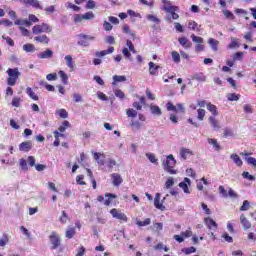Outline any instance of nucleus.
<instances>
[{
	"instance_id": "nucleus-34",
	"label": "nucleus",
	"mask_w": 256,
	"mask_h": 256,
	"mask_svg": "<svg viewBox=\"0 0 256 256\" xmlns=\"http://www.w3.org/2000/svg\"><path fill=\"white\" fill-rule=\"evenodd\" d=\"M105 197H108V199L104 201V205H106V207L111 205V199H117V195L111 193H106Z\"/></svg>"
},
{
	"instance_id": "nucleus-12",
	"label": "nucleus",
	"mask_w": 256,
	"mask_h": 256,
	"mask_svg": "<svg viewBox=\"0 0 256 256\" xmlns=\"http://www.w3.org/2000/svg\"><path fill=\"white\" fill-rule=\"evenodd\" d=\"M31 149H33V144L31 143V141L22 142L19 145V150L24 151L25 153L31 151Z\"/></svg>"
},
{
	"instance_id": "nucleus-41",
	"label": "nucleus",
	"mask_w": 256,
	"mask_h": 256,
	"mask_svg": "<svg viewBox=\"0 0 256 256\" xmlns=\"http://www.w3.org/2000/svg\"><path fill=\"white\" fill-rule=\"evenodd\" d=\"M114 95L121 101H123V99H125V93L123 91H121V89L114 90Z\"/></svg>"
},
{
	"instance_id": "nucleus-21",
	"label": "nucleus",
	"mask_w": 256,
	"mask_h": 256,
	"mask_svg": "<svg viewBox=\"0 0 256 256\" xmlns=\"http://www.w3.org/2000/svg\"><path fill=\"white\" fill-rule=\"evenodd\" d=\"M150 111H151L152 115H157L158 117H161V115H163L161 108L155 104L150 105Z\"/></svg>"
},
{
	"instance_id": "nucleus-8",
	"label": "nucleus",
	"mask_w": 256,
	"mask_h": 256,
	"mask_svg": "<svg viewBox=\"0 0 256 256\" xmlns=\"http://www.w3.org/2000/svg\"><path fill=\"white\" fill-rule=\"evenodd\" d=\"M240 155L242 157H245L244 159H245L246 163H248V165H252L253 167H256V158L249 157V155H251V153L244 151V152H241Z\"/></svg>"
},
{
	"instance_id": "nucleus-62",
	"label": "nucleus",
	"mask_w": 256,
	"mask_h": 256,
	"mask_svg": "<svg viewBox=\"0 0 256 256\" xmlns=\"http://www.w3.org/2000/svg\"><path fill=\"white\" fill-rule=\"evenodd\" d=\"M146 157L147 159H149L150 163H157V158H155V154L147 153Z\"/></svg>"
},
{
	"instance_id": "nucleus-39",
	"label": "nucleus",
	"mask_w": 256,
	"mask_h": 256,
	"mask_svg": "<svg viewBox=\"0 0 256 256\" xmlns=\"http://www.w3.org/2000/svg\"><path fill=\"white\" fill-rule=\"evenodd\" d=\"M146 19H148V21H151L152 23H157L159 25V23H161V20L159 18H157V16L153 15V14H148L146 16Z\"/></svg>"
},
{
	"instance_id": "nucleus-26",
	"label": "nucleus",
	"mask_w": 256,
	"mask_h": 256,
	"mask_svg": "<svg viewBox=\"0 0 256 256\" xmlns=\"http://www.w3.org/2000/svg\"><path fill=\"white\" fill-rule=\"evenodd\" d=\"M207 109H208V111H210V113H212V115L214 117H217V115H219V111L217 110V106H215L214 104H211V102H209L207 104Z\"/></svg>"
},
{
	"instance_id": "nucleus-15",
	"label": "nucleus",
	"mask_w": 256,
	"mask_h": 256,
	"mask_svg": "<svg viewBox=\"0 0 256 256\" xmlns=\"http://www.w3.org/2000/svg\"><path fill=\"white\" fill-rule=\"evenodd\" d=\"M178 42L180 43V45H182V47H184V49H191L193 45V43H191L190 40L186 37H180L178 39Z\"/></svg>"
},
{
	"instance_id": "nucleus-59",
	"label": "nucleus",
	"mask_w": 256,
	"mask_h": 256,
	"mask_svg": "<svg viewBox=\"0 0 256 256\" xmlns=\"http://www.w3.org/2000/svg\"><path fill=\"white\" fill-rule=\"evenodd\" d=\"M83 20H84L83 14H75L73 16L74 23H81V21H83Z\"/></svg>"
},
{
	"instance_id": "nucleus-60",
	"label": "nucleus",
	"mask_w": 256,
	"mask_h": 256,
	"mask_svg": "<svg viewBox=\"0 0 256 256\" xmlns=\"http://www.w3.org/2000/svg\"><path fill=\"white\" fill-rule=\"evenodd\" d=\"M242 177L248 179V181H255V176L249 174V172H243Z\"/></svg>"
},
{
	"instance_id": "nucleus-56",
	"label": "nucleus",
	"mask_w": 256,
	"mask_h": 256,
	"mask_svg": "<svg viewBox=\"0 0 256 256\" xmlns=\"http://www.w3.org/2000/svg\"><path fill=\"white\" fill-rule=\"evenodd\" d=\"M167 111H174V113H178L177 106L173 105V103L168 102L166 104Z\"/></svg>"
},
{
	"instance_id": "nucleus-45",
	"label": "nucleus",
	"mask_w": 256,
	"mask_h": 256,
	"mask_svg": "<svg viewBox=\"0 0 256 256\" xmlns=\"http://www.w3.org/2000/svg\"><path fill=\"white\" fill-rule=\"evenodd\" d=\"M241 95L235 94V93H230L227 95L228 101H239Z\"/></svg>"
},
{
	"instance_id": "nucleus-54",
	"label": "nucleus",
	"mask_w": 256,
	"mask_h": 256,
	"mask_svg": "<svg viewBox=\"0 0 256 256\" xmlns=\"http://www.w3.org/2000/svg\"><path fill=\"white\" fill-rule=\"evenodd\" d=\"M251 207V204L249 203L248 200H245L240 207V211H249V208Z\"/></svg>"
},
{
	"instance_id": "nucleus-33",
	"label": "nucleus",
	"mask_w": 256,
	"mask_h": 256,
	"mask_svg": "<svg viewBox=\"0 0 256 256\" xmlns=\"http://www.w3.org/2000/svg\"><path fill=\"white\" fill-rule=\"evenodd\" d=\"M75 233V228L68 227L65 234L66 239H73V237H75Z\"/></svg>"
},
{
	"instance_id": "nucleus-3",
	"label": "nucleus",
	"mask_w": 256,
	"mask_h": 256,
	"mask_svg": "<svg viewBox=\"0 0 256 256\" xmlns=\"http://www.w3.org/2000/svg\"><path fill=\"white\" fill-rule=\"evenodd\" d=\"M77 45L80 47H89V41H95V37L87 34H78L77 35Z\"/></svg>"
},
{
	"instance_id": "nucleus-58",
	"label": "nucleus",
	"mask_w": 256,
	"mask_h": 256,
	"mask_svg": "<svg viewBox=\"0 0 256 256\" xmlns=\"http://www.w3.org/2000/svg\"><path fill=\"white\" fill-rule=\"evenodd\" d=\"M188 29H192V31H195V29L196 31H201V29L197 28V22L195 21H190L188 23Z\"/></svg>"
},
{
	"instance_id": "nucleus-2",
	"label": "nucleus",
	"mask_w": 256,
	"mask_h": 256,
	"mask_svg": "<svg viewBox=\"0 0 256 256\" xmlns=\"http://www.w3.org/2000/svg\"><path fill=\"white\" fill-rule=\"evenodd\" d=\"M6 73L8 75L7 85H10V87H14L15 83H17V79L21 77V72H19V68H9Z\"/></svg>"
},
{
	"instance_id": "nucleus-29",
	"label": "nucleus",
	"mask_w": 256,
	"mask_h": 256,
	"mask_svg": "<svg viewBox=\"0 0 256 256\" xmlns=\"http://www.w3.org/2000/svg\"><path fill=\"white\" fill-rule=\"evenodd\" d=\"M26 93L30 99H33V101H39V96H37V94L33 92V89L31 87L26 88Z\"/></svg>"
},
{
	"instance_id": "nucleus-49",
	"label": "nucleus",
	"mask_w": 256,
	"mask_h": 256,
	"mask_svg": "<svg viewBox=\"0 0 256 256\" xmlns=\"http://www.w3.org/2000/svg\"><path fill=\"white\" fill-rule=\"evenodd\" d=\"M122 53H123V55H124V57L126 58V59H128L129 61H133V58L131 57V52H129V49H127V48H123L122 49Z\"/></svg>"
},
{
	"instance_id": "nucleus-20",
	"label": "nucleus",
	"mask_w": 256,
	"mask_h": 256,
	"mask_svg": "<svg viewBox=\"0 0 256 256\" xmlns=\"http://www.w3.org/2000/svg\"><path fill=\"white\" fill-rule=\"evenodd\" d=\"M149 73L150 75L157 76V71H159L160 66L154 62H149Z\"/></svg>"
},
{
	"instance_id": "nucleus-53",
	"label": "nucleus",
	"mask_w": 256,
	"mask_h": 256,
	"mask_svg": "<svg viewBox=\"0 0 256 256\" xmlns=\"http://www.w3.org/2000/svg\"><path fill=\"white\" fill-rule=\"evenodd\" d=\"M182 251H183V253H185V255H191V253H196L197 252V248L191 246L189 248H185Z\"/></svg>"
},
{
	"instance_id": "nucleus-40",
	"label": "nucleus",
	"mask_w": 256,
	"mask_h": 256,
	"mask_svg": "<svg viewBox=\"0 0 256 256\" xmlns=\"http://www.w3.org/2000/svg\"><path fill=\"white\" fill-rule=\"evenodd\" d=\"M58 75H60V78L62 79V83L64 84V85H67V81H68V79H69V76H67V74L63 71V70H60L59 72H58Z\"/></svg>"
},
{
	"instance_id": "nucleus-7",
	"label": "nucleus",
	"mask_w": 256,
	"mask_h": 256,
	"mask_svg": "<svg viewBox=\"0 0 256 256\" xmlns=\"http://www.w3.org/2000/svg\"><path fill=\"white\" fill-rule=\"evenodd\" d=\"M163 11H166V13H170V15H172V19H174V20L179 19V14L175 13V11H179V7H177V6H164Z\"/></svg>"
},
{
	"instance_id": "nucleus-27",
	"label": "nucleus",
	"mask_w": 256,
	"mask_h": 256,
	"mask_svg": "<svg viewBox=\"0 0 256 256\" xmlns=\"http://www.w3.org/2000/svg\"><path fill=\"white\" fill-rule=\"evenodd\" d=\"M66 61V65L69 69H75V64L73 63V56L72 55H66L64 57Z\"/></svg>"
},
{
	"instance_id": "nucleus-43",
	"label": "nucleus",
	"mask_w": 256,
	"mask_h": 256,
	"mask_svg": "<svg viewBox=\"0 0 256 256\" xmlns=\"http://www.w3.org/2000/svg\"><path fill=\"white\" fill-rule=\"evenodd\" d=\"M56 113L61 117V119H67V117H69V113H67V110L65 109H59Z\"/></svg>"
},
{
	"instance_id": "nucleus-42",
	"label": "nucleus",
	"mask_w": 256,
	"mask_h": 256,
	"mask_svg": "<svg viewBox=\"0 0 256 256\" xmlns=\"http://www.w3.org/2000/svg\"><path fill=\"white\" fill-rule=\"evenodd\" d=\"M191 39H192L193 43H197V45H201L204 43L203 38L196 36L195 34L191 35Z\"/></svg>"
},
{
	"instance_id": "nucleus-18",
	"label": "nucleus",
	"mask_w": 256,
	"mask_h": 256,
	"mask_svg": "<svg viewBox=\"0 0 256 256\" xmlns=\"http://www.w3.org/2000/svg\"><path fill=\"white\" fill-rule=\"evenodd\" d=\"M115 51V48L113 46H110L107 50L102 51H96L95 57H105V55H109L110 53H113Z\"/></svg>"
},
{
	"instance_id": "nucleus-32",
	"label": "nucleus",
	"mask_w": 256,
	"mask_h": 256,
	"mask_svg": "<svg viewBox=\"0 0 256 256\" xmlns=\"http://www.w3.org/2000/svg\"><path fill=\"white\" fill-rule=\"evenodd\" d=\"M130 125L132 126V131H140L141 127H143V124L139 121L132 120Z\"/></svg>"
},
{
	"instance_id": "nucleus-17",
	"label": "nucleus",
	"mask_w": 256,
	"mask_h": 256,
	"mask_svg": "<svg viewBox=\"0 0 256 256\" xmlns=\"http://www.w3.org/2000/svg\"><path fill=\"white\" fill-rule=\"evenodd\" d=\"M208 121L215 131H219V129H221V125H219V120L215 119V116H210L208 118Z\"/></svg>"
},
{
	"instance_id": "nucleus-6",
	"label": "nucleus",
	"mask_w": 256,
	"mask_h": 256,
	"mask_svg": "<svg viewBox=\"0 0 256 256\" xmlns=\"http://www.w3.org/2000/svg\"><path fill=\"white\" fill-rule=\"evenodd\" d=\"M110 214L112 215V217H114V219H119V221H124L125 223H127V215H125V213L120 212L116 208L110 210Z\"/></svg>"
},
{
	"instance_id": "nucleus-4",
	"label": "nucleus",
	"mask_w": 256,
	"mask_h": 256,
	"mask_svg": "<svg viewBox=\"0 0 256 256\" xmlns=\"http://www.w3.org/2000/svg\"><path fill=\"white\" fill-rule=\"evenodd\" d=\"M53 28L49 26L47 23H42L40 25H35L32 28V32L34 35H40V33H51Z\"/></svg>"
},
{
	"instance_id": "nucleus-9",
	"label": "nucleus",
	"mask_w": 256,
	"mask_h": 256,
	"mask_svg": "<svg viewBox=\"0 0 256 256\" xmlns=\"http://www.w3.org/2000/svg\"><path fill=\"white\" fill-rule=\"evenodd\" d=\"M154 206L156 209H160V211H165V206L163 205V202H161V194L156 193V196L154 198Z\"/></svg>"
},
{
	"instance_id": "nucleus-24",
	"label": "nucleus",
	"mask_w": 256,
	"mask_h": 256,
	"mask_svg": "<svg viewBox=\"0 0 256 256\" xmlns=\"http://www.w3.org/2000/svg\"><path fill=\"white\" fill-rule=\"evenodd\" d=\"M188 155H193V151H191L190 149L187 148H181L180 149V157L186 161Z\"/></svg>"
},
{
	"instance_id": "nucleus-37",
	"label": "nucleus",
	"mask_w": 256,
	"mask_h": 256,
	"mask_svg": "<svg viewBox=\"0 0 256 256\" xmlns=\"http://www.w3.org/2000/svg\"><path fill=\"white\" fill-rule=\"evenodd\" d=\"M23 51L26 53H33L35 51V45L33 44H24Z\"/></svg>"
},
{
	"instance_id": "nucleus-52",
	"label": "nucleus",
	"mask_w": 256,
	"mask_h": 256,
	"mask_svg": "<svg viewBox=\"0 0 256 256\" xmlns=\"http://www.w3.org/2000/svg\"><path fill=\"white\" fill-rule=\"evenodd\" d=\"M115 165H117V161L114 160V159H108L107 162H106V166L108 167V169H112L115 167Z\"/></svg>"
},
{
	"instance_id": "nucleus-19",
	"label": "nucleus",
	"mask_w": 256,
	"mask_h": 256,
	"mask_svg": "<svg viewBox=\"0 0 256 256\" xmlns=\"http://www.w3.org/2000/svg\"><path fill=\"white\" fill-rule=\"evenodd\" d=\"M240 223L243 225V229H245V231H247V229H251V222L247 220V217H245L244 214L240 216Z\"/></svg>"
},
{
	"instance_id": "nucleus-50",
	"label": "nucleus",
	"mask_w": 256,
	"mask_h": 256,
	"mask_svg": "<svg viewBox=\"0 0 256 256\" xmlns=\"http://www.w3.org/2000/svg\"><path fill=\"white\" fill-rule=\"evenodd\" d=\"M9 243V237H7V234H3L2 238L0 239V247H5Z\"/></svg>"
},
{
	"instance_id": "nucleus-47",
	"label": "nucleus",
	"mask_w": 256,
	"mask_h": 256,
	"mask_svg": "<svg viewBox=\"0 0 256 256\" xmlns=\"http://www.w3.org/2000/svg\"><path fill=\"white\" fill-rule=\"evenodd\" d=\"M126 115H127V117H132L133 119H135V117H137V110H135L133 108H129L126 111Z\"/></svg>"
},
{
	"instance_id": "nucleus-44",
	"label": "nucleus",
	"mask_w": 256,
	"mask_h": 256,
	"mask_svg": "<svg viewBox=\"0 0 256 256\" xmlns=\"http://www.w3.org/2000/svg\"><path fill=\"white\" fill-rule=\"evenodd\" d=\"M136 225H138V227H147V225H151V219L146 218L144 221H137Z\"/></svg>"
},
{
	"instance_id": "nucleus-14",
	"label": "nucleus",
	"mask_w": 256,
	"mask_h": 256,
	"mask_svg": "<svg viewBox=\"0 0 256 256\" xmlns=\"http://www.w3.org/2000/svg\"><path fill=\"white\" fill-rule=\"evenodd\" d=\"M204 223L209 229H213L214 231H217L218 226L217 222L215 220L211 219L210 217L204 219Z\"/></svg>"
},
{
	"instance_id": "nucleus-30",
	"label": "nucleus",
	"mask_w": 256,
	"mask_h": 256,
	"mask_svg": "<svg viewBox=\"0 0 256 256\" xmlns=\"http://www.w3.org/2000/svg\"><path fill=\"white\" fill-rule=\"evenodd\" d=\"M208 43L210 45V47L214 50V51H219V41L215 40L214 38H210L208 40Z\"/></svg>"
},
{
	"instance_id": "nucleus-63",
	"label": "nucleus",
	"mask_w": 256,
	"mask_h": 256,
	"mask_svg": "<svg viewBox=\"0 0 256 256\" xmlns=\"http://www.w3.org/2000/svg\"><path fill=\"white\" fill-rule=\"evenodd\" d=\"M44 11L47 15H51V13H55V5L48 6L44 8Z\"/></svg>"
},
{
	"instance_id": "nucleus-38",
	"label": "nucleus",
	"mask_w": 256,
	"mask_h": 256,
	"mask_svg": "<svg viewBox=\"0 0 256 256\" xmlns=\"http://www.w3.org/2000/svg\"><path fill=\"white\" fill-rule=\"evenodd\" d=\"M239 42H237V38L231 37V43L228 45L229 49H235V48H239Z\"/></svg>"
},
{
	"instance_id": "nucleus-25",
	"label": "nucleus",
	"mask_w": 256,
	"mask_h": 256,
	"mask_svg": "<svg viewBox=\"0 0 256 256\" xmlns=\"http://www.w3.org/2000/svg\"><path fill=\"white\" fill-rule=\"evenodd\" d=\"M193 81H200L201 83L207 81V76H205L203 73H196L192 76Z\"/></svg>"
},
{
	"instance_id": "nucleus-10",
	"label": "nucleus",
	"mask_w": 256,
	"mask_h": 256,
	"mask_svg": "<svg viewBox=\"0 0 256 256\" xmlns=\"http://www.w3.org/2000/svg\"><path fill=\"white\" fill-rule=\"evenodd\" d=\"M111 179L114 187H119V185L123 183V178L121 177V174L113 173L111 174Z\"/></svg>"
},
{
	"instance_id": "nucleus-11",
	"label": "nucleus",
	"mask_w": 256,
	"mask_h": 256,
	"mask_svg": "<svg viewBox=\"0 0 256 256\" xmlns=\"http://www.w3.org/2000/svg\"><path fill=\"white\" fill-rule=\"evenodd\" d=\"M187 183H188V185H191V179L184 178V182H180L179 187L181 189H183L184 193L189 194V193H191V191H189V186L187 185Z\"/></svg>"
},
{
	"instance_id": "nucleus-61",
	"label": "nucleus",
	"mask_w": 256,
	"mask_h": 256,
	"mask_svg": "<svg viewBox=\"0 0 256 256\" xmlns=\"http://www.w3.org/2000/svg\"><path fill=\"white\" fill-rule=\"evenodd\" d=\"M223 13L226 19H232V20L235 19V15H233V12L229 10H224Z\"/></svg>"
},
{
	"instance_id": "nucleus-64",
	"label": "nucleus",
	"mask_w": 256,
	"mask_h": 256,
	"mask_svg": "<svg viewBox=\"0 0 256 256\" xmlns=\"http://www.w3.org/2000/svg\"><path fill=\"white\" fill-rule=\"evenodd\" d=\"M96 3L93 0H88L86 3V9H95Z\"/></svg>"
},
{
	"instance_id": "nucleus-46",
	"label": "nucleus",
	"mask_w": 256,
	"mask_h": 256,
	"mask_svg": "<svg viewBox=\"0 0 256 256\" xmlns=\"http://www.w3.org/2000/svg\"><path fill=\"white\" fill-rule=\"evenodd\" d=\"M65 7H67V9H73V11H81V7L71 3V2H67L65 4Z\"/></svg>"
},
{
	"instance_id": "nucleus-48",
	"label": "nucleus",
	"mask_w": 256,
	"mask_h": 256,
	"mask_svg": "<svg viewBox=\"0 0 256 256\" xmlns=\"http://www.w3.org/2000/svg\"><path fill=\"white\" fill-rule=\"evenodd\" d=\"M172 59L174 63H180L181 62V55H179V52L173 51L172 52Z\"/></svg>"
},
{
	"instance_id": "nucleus-23",
	"label": "nucleus",
	"mask_w": 256,
	"mask_h": 256,
	"mask_svg": "<svg viewBox=\"0 0 256 256\" xmlns=\"http://www.w3.org/2000/svg\"><path fill=\"white\" fill-rule=\"evenodd\" d=\"M230 159L233 160V163L237 165V167H243V160L237 154H231Z\"/></svg>"
},
{
	"instance_id": "nucleus-36",
	"label": "nucleus",
	"mask_w": 256,
	"mask_h": 256,
	"mask_svg": "<svg viewBox=\"0 0 256 256\" xmlns=\"http://www.w3.org/2000/svg\"><path fill=\"white\" fill-rule=\"evenodd\" d=\"M82 16L85 21H93V19H95V13H93L92 11L82 14Z\"/></svg>"
},
{
	"instance_id": "nucleus-13",
	"label": "nucleus",
	"mask_w": 256,
	"mask_h": 256,
	"mask_svg": "<svg viewBox=\"0 0 256 256\" xmlns=\"http://www.w3.org/2000/svg\"><path fill=\"white\" fill-rule=\"evenodd\" d=\"M53 58V50L46 49L45 51L38 54V59H52Z\"/></svg>"
},
{
	"instance_id": "nucleus-51",
	"label": "nucleus",
	"mask_w": 256,
	"mask_h": 256,
	"mask_svg": "<svg viewBox=\"0 0 256 256\" xmlns=\"http://www.w3.org/2000/svg\"><path fill=\"white\" fill-rule=\"evenodd\" d=\"M197 113H198L197 119L199 121H203V119H205V109L200 108V109L197 110Z\"/></svg>"
},
{
	"instance_id": "nucleus-57",
	"label": "nucleus",
	"mask_w": 256,
	"mask_h": 256,
	"mask_svg": "<svg viewBox=\"0 0 256 256\" xmlns=\"http://www.w3.org/2000/svg\"><path fill=\"white\" fill-rule=\"evenodd\" d=\"M97 97L100 99V101H109V97H107V95L101 91L97 92Z\"/></svg>"
},
{
	"instance_id": "nucleus-5",
	"label": "nucleus",
	"mask_w": 256,
	"mask_h": 256,
	"mask_svg": "<svg viewBox=\"0 0 256 256\" xmlns=\"http://www.w3.org/2000/svg\"><path fill=\"white\" fill-rule=\"evenodd\" d=\"M49 241L52 245L51 249H57L61 246V238L59 237V234L57 232H52L49 236Z\"/></svg>"
},
{
	"instance_id": "nucleus-1",
	"label": "nucleus",
	"mask_w": 256,
	"mask_h": 256,
	"mask_svg": "<svg viewBox=\"0 0 256 256\" xmlns=\"http://www.w3.org/2000/svg\"><path fill=\"white\" fill-rule=\"evenodd\" d=\"M163 168L164 171L167 173H170V175H176L177 170L173 169L175 165H177V160H175V157H173L172 154L168 155L165 160H163Z\"/></svg>"
},
{
	"instance_id": "nucleus-22",
	"label": "nucleus",
	"mask_w": 256,
	"mask_h": 256,
	"mask_svg": "<svg viewBox=\"0 0 256 256\" xmlns=\"http://www.w3.org/2000/svg\"><path fill=\"white\" fill-rule=\"evenodd\" d=\"M93 157L95 159V161L98 163V165H100V167H103V165H105V160H101L99 159L100 157H105V154H101L98 152H92Z\"/></svg>"
},
{
	"instance_id": "nucleus-28",
	"label": "nucleus",
	"mask_w": 256,
	"mask_h": 256,
	"mask_svg": "<svg viewBox=\"0 0 256 256\" xmlns=\"http://www.w3.org/2000/svg\"><path fill=\"white\" fill-rule=\"evenodd\" d=\"M24 5H31L35 9H42L41 4L37 0H24Z\"/></svg>"
},
{
	"instance_id": "nucleus-31",
	"label": "nucleus",
	"mask_w": 256,
	"mask_h": 256,
	"mask_svg": "<svg viewBox=\"0 0 256 256\" xmlns=\"http://www.w3.org/2000/svg\"><path fill=\"white\" fill-rule=\"evenodd\" d=\"M208 143L214 147L215 151H221V145H219L217 139L209 138Z\"/></svg>"
},
{
	"instance_id": "nucleus-55",
	"label": "nucleus",
	"mask_w": 256,
	"mask_h": 256,
	"mask_svg": "<svg viewBox=\"0 0 256 256\" xmlns=\"http://www.w3.org/2000/svg\"><path fill=\"white\" fill-rule=\"evenodd\" d=\"M19 163H20V167H21L22 171H27L29 169V167H27V160L21 158L19 160Z\"/></svg>"
},
{
	"instance_id": "nucleus-35",
	"label": "nucleus",
	"mask_w": 256,
	"mask_h": 256,
	"mask_svg": "<svg viewBox=\"0 0 256 256\" xmlns=\"http://www.w3.org/2000/svg\"><path fill=\"white\" fill-rule=\"evenodd\" d=\"M113 81L114 82L112 83V85H115V83H123V82L127 81V77L114 75L113 76Z\"/></svg>"
},
{
	"instance_id": "nucleus-16",
	"label": "nucleus",
	"mask_w": 256,
	"mask_h": 256,
	"mask_svg": "<svg viewBox=\"0 0 256 256\" xmlns=\"http://www.w3.org/2000/svg\"><path fill=\"white\" fill-rule=\"evenodd\" d=\"M34 41H36V43H42L43 45H48L50 39L49 37H47V35L43 34V35L34 37Z\"/></svg>"
}]
</instances>
